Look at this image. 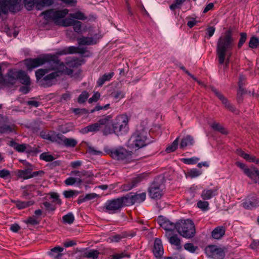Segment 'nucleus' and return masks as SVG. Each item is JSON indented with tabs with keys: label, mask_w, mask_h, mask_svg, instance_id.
<instances>
[{
	"label": "nucleus",
	"mask_w": 259,
	"mask_h": 259,
	"mask_svg": "<svg viewBox=\"0 0 259 259\" xmlns=\"http://www.w3.org/2000/svg\"><path fill=\"white\" fill-rule=\"evenodd\" d=\"M24 65L29 71L38 67L42 65L48 63L50 66L47 68H41L35 71V76L37 80L40 79L46 74L52 70L58 69L59 61L54 55L47 54L41 57L35 58H28L23 61Z\"/></svg>",
	"instance_id": "1"
},
{
	"label": "nucleus",
	"mask_w": 259,
	"mask_h": 259,
	"mask_svg": "<svg viewBox=\"0 0 259 259\" xmlns=\"http://www.w3.org/2000/svg\"><path fill=\"white\" fill-rule=\"evenodd\" d=\"M232 35L233 31L229 28L221 35L217 41L216 52L219 65L225 64L226 66L229 62L235 42Z\"/></svg>",
	"instance_id": "2"
},
{
	"label": "nucleus",
	"mask_w": 259,
	"mask_h": 259,
	"mask_svg": "<svg viewBox=\"0 0 259 259\" xmlns=\"http://www.w3.org/2000/svg\"><path fill=\"white\" fill-rule=\"evenodd\" d=\"M112 118L111 115H107L100 119L97 122L90 124L81 128L80 133L86 134L89 132H97L102 131L103 134L107 135L112 134V130L110 127V122Z\"/></svg>",
	"instance_id": "3"
},
{
	"label": "nucleus",
	"mask_w": 259,
	"mask_h": 259,
	"mask_svg": "<svg viewBox=\"0 0 259 259\" xmlns=\"http://www.w3.org/2000/svg\"><path fill=\"white\" fill-rule=\"evenodd\" d=\"M147 130L144 128L137 130L130 138V142L132 148L139 149L150 144L148 138Z\"/></svg>",
	"instance_id": "4"
},
{
	"label": "nucleus",
	"mask_w": 259,
	"mask_h": 259,
	"mask_svg": "<svg viewBox=\"0 0 259 259\" xmlns=\"http://www.w3.org/2000/svg\"><path fill=\"white\" fill-rule=\"evenodd\" d=\"M129 120L130 118L126 114L117 115L112 122V133L121 135L127 133L129 130Z\"/></svg>",
	"instance_id": "5"
},
{
	"label": "nucleus",
	"mask_w": 259,
	"mask_h": 259,
	"mask_svg": "<svg viewBox=\"0 0 259 259\" xmlns=\"http://www.w3.org/2000/svg\"><path fill=\"white\" fill-rule=\"evenodd\" d=\"M176 230L183 237L191 238L196 233V230L193 222L190 219L180 220L177 222Z\"/></svg>",
	"instance_id": "6"
},
{
	"label": "nucleus",
	"mask_w": 259,
	"mask_h": 259,
	"mask_svg": "<svg viewBox=\"0 0 259 259\" xmlns=\"http://www.w3.org/2000/svg\"><path fill=\"white\" fill-rule=\"evenodd\" d=\"M106 152L114 160L123 163H128L133 160L132 152L122 147L109 149Z\"/></svg>",
	"instance_id": "7"
},
{
	"label": "nucleus",
	"mask_w": 259,
	"mask_h": 259,
	"mask_svg": "<svg viewBox=\"0 0 259 259\" xmlns=\"http://www.w3.org/2000/svg\"><path fill=\"white\" fill-rule=\"evenodd\" d=\"M126 206L124 196L107 200L102 207L103 212L114 214L120 211L121 208Z\"/></svg>",
	"instance_id": "8"
},
{
	"label": "nucleus",
	"mask_w": 259,
	"mask_h": 259,
	"mask_svg": "<svg viewBox=\"0 0 259 259\" xmlns=\"http://www.w3.org/2000/svg\"><path fill=\"white\" fill-rule=\"evenodd\" d=\"M69 11L67 9L60 10L50 9L42 12L40 15L44 16V18L47 21H53L57 25H60L61 20L64 18L68 13Z\"/></svg>",
	"instance_id": "9"
},
{
	"label": "nucleus",
	"mask_w": 259,
	"mask_h": 259,
	"mask_svg": "<svg viewBox=\"0 0 259 259\" xmlns=\"http://www.w3.org/2000/svg\"><path fill=\"white\" fill-rule=\"evenodd\" d=\"M236 165L240 167L254 183L259 185V170L254 167L250 169L245 164L239 161L236 162Z\"/></svg>",
	"instance_id": "10"
},
{
	"label": "nucleus",
	"mask_w": 259,
	"mask_h": 259,
	"mask_svg": "<svg viewBox=\"0 0 259 259\" xmlns=\"http://www.w3.org/2000/svg\"><path fill=\"white\" fill-rule=\"evenodd\" d=\"M30 168L19 169L17 171V176L18 178L23 180H27L36 177H42L45 174L43 170L32 171Z\"/></svg>",
	"instance_id": "11"
},
{
	"label": "nucleus",
	"mask_w": 259,
	"mask_h": 259,
	"mask_svg": "<svg viewBox=\"0 0 259 259\" xmlns=\"http://www.w3.org/2000/svg\"><path fill=\"white\" fill-rule=\"evenodd\" d=\"M146 197V194L145 192L134 194L130 193L124 196L126 206H130L136 203H141L145 200Z\"/></svg>",
	"instance_id": "12"
},
{
	"label": "nucleus",
	"mask_w": 259,
	"mask_h": 259,
	"mask_svg": "<svg viewBox=\"0 0 259 259\" xmlns=\"http://www.w3.org/2000/svg\"><path fill=\"white\" fill-rule=\"evenodd\" d=\"M205 252L208 257L214 259H223L225 256L224 250L214 245L206 247Z\"/></svg>",
	"instance_id": "13"
},
{
	"label": "nucleus",
	"mask_w": 259,
	"mask_h": 259,
	"mask_svg": "<svg viewBox=\"0 0 259 259\" xmlns=\"http://www.w3.org/2000/svg\"><path fill=\"white\" fill-rule=\"evenodd\" d=\"M157 222L166 231H172L177 228V223L175 224L163 216H159L158 218Z\"/></svg>",
	"instance_id": "14"
},
{
	"label": "nucleus",
	"mask_w": 259,
	"mask_h": 259,
	"mask_svg": "<svg viewBox=\"0 0 259 259\" xmlns=\"http://www.w3.org/2000/svg\"><path fill=\"white\" fill-rule=\"evenodd\" d=\"M259 205V200L255 195H251L248 196L242 203L244 208L248 209H251Z\"/></svg>",
	"instance_id": "15"
},
{
	"label": "nucleus",
	"mask_w": 259,
	"mask_h": 259,
	"mask_svg": "<svg viewBox=\"0 0 259 259\" xmlns=\"http://www.w3.org/2000/svg\"><path fill=\"white\" fill-rule=\"evenodd\" d=\"M9 145L18 152H26L29 153L33 151L29 145L26 144H20L13 140L10 142Z\"/></svg>",
	"instance_id": "16"
},
{
	"label": "nucleus",
	"mask_w": 259,
	"mask_h": 259,
	"mask_svg": "<svg viewBox=\"0 0 259 259\" xmlns=\"http://www.w3.org/2000/svg\"><path fill=\"white\" fill-rule=\"evenodd\" d=\"M150 197L153 199H159L163 195L162 190L155 184H152L149 188Z\"/></svg>",
	"instance_id": "17"
},
{
	"label": "nucleus",
	"mask_w": 259,
	"mask_h": 259,
	"mask_svg": "<svg viewBox=\"0 0 259 259\" xmlns=\"http://www.w3.org/2000/svg\"><path fill=\"white\" fill-rule=\"evenodd\" d=\"M212 92L218 97V98L222 101L225 107L232 112L236 111V109L230 104L228 100L216 89L212 88Z\"/></svg>",
	"instance_id": "18"
},
{
	"label": "nucleus",
	"mask_w": 259,
	"mask_h": 259,
	"mask_svg": "<svg viewBox=\"0 0 259 259\" xmlns=\"http://www.w3.org/2000/svg\"><path fill=\"white\" fill-rule=\"evenodd\" d=\"M153 252L154 256L157 257H161L163 254V248L160 239L156 238L154 241Z\"/></svg>",
	"instance_id": "19"
},
{
	"label": "nucleus",
	"mask_w": 259,
	"mask_h": 259,
	"mask_svg": "<svg viewBox=\"0 0 259 259\" xmlns=\"http://www.w3.org/2000/svg\"><path fill=\"white\" fill-rule=\"evenodd\" d=\"M85 52V50L83 48H80L74 46H70L66 48L59 52H58L57 54L58 55H66L68 54H75L80 53L83 54Z\"/></svg>",
	"instance_id": "20"
},
{
	"label": "nucleus",
	"mask_w": 259,
	"mask_h": 259,
	"mask_svg": "<svg viewBox=\"0 0 259 259\" xmlns=\"http://www.w3.org/2000/svg\"><path fill=\"white\" fill-rule=\"evenodd\" d=\"M217 189H204L201 193V197L204 200L210 199L217 194Z\"/></svg>",
	"instance_id": "21"
},
{
	"label": "nucleus",
	"mask_w": 259,
	"mask_h": 259,
	"mask_svg": "<svg viewBox=\"0 0 259 259\" xmlns=\"http://www.w3.org/2000/svg\"><path fill=\"white\" fill-rule=\"evenodd\" d=\"M237 154L246 160L247 161H248L249 162H254L256 164H259V159L256 158L253 155H250L248 154L245 153L244 151H243L242 150L239 149L237 150Z\"/></svg>",
	"instance_id": "22"
},
{
	"label": "nucleus",
	"mask_w": 259,
	"mask_h": 259,
	"mask_svg": "<svg viewBox=\"0 0 259 259\" xmlns=\"http://www.w3.org/2000/svg\"><path fill=\"white\" fill-rule=\"evenodd\" d=\"M77 41L79 45L90 46L96 44L97 41L92 37L82 36L77 38Z\"/></svg>",
	"instance_id": "23"
},
{
	"label": "nucleus",
	"mask_w": 259,
	"mask_h": 259,
	"mask_svg": "<svg viewBox=\"0 0 259 259\" xmlns=\"http://www.w3.org/2000/svg\"><path fill=\"white\" fill-rule=\"evenodd\" d=\"M225 228L223 226L216 227L211 232L212 237L215 239H221L225 234Z\"/></svg>",
	"instance_id": "24"
},
{
	"label": "nucleus",
	"mask_w": 259,
	"mask_h": 259,
	"mask_svg": "<svg viewBox=\"0 0 259 259\" xmlns=\"http://www.w3.org/2000/svg\"><path fill=\"white\" fill-rule=\"evenodd\" d=\"M194 143V138L190 135H187L182 139L180 146L181 148L184 149L187 146L193 145Z\"/></svg>",
	"instance_id": "25"
},
{
	"label": "nucleus",
	"mask_w": 259,
	"mask_h": 259,
	"mask_svg": "<svg viewBox=\"0 0 259 259\" xmlns=\"http://www.w3.org/2000/svg\"><path fill=\"white\" fill-rule=\"evenodd\" d=\"M114 75L113 72H110L109 73H105L103 75H102L101 77H100L98 81H97V84L99 87H101L103 85V84L107 81H109L111 78L113 77Z\"/></svg>",
	"instance_id": "26"
},
{
	"label": "nucleus",
	"mask_w": 259,
	"mask_h": 259,
	"mask_svg": "<svg viewBox=\"0 0 259 259\" xmlns=\"http://www.w3.org/2000/svg\"><path fill=\"white\" fill-rule=\"evenodd\" d=\"M15 203L16 206L17 208L19 209H24L25 208H26L27 207H29L30 206H31L33 205L34 203V201L33 200H29L27 201H22L20 200H17L15 201Z\"/></svg>",
	"instance_id": "27"
},
{
	"label": "nucleus",
	"mask_w": 259,
	"mask_h": 259,
	"mask_svg": "<svg viewBox=\"0 0 259 259\" xmlns=\"http://www.w3.org/2000/svg\"><path fill=\"white\" fill-rule=\"evenodd\" d=\"M18 79L22 84L26 85H28L30 84V78L29 75L23 70L19 75Z\"/></svg>",
	"instance_id": "28"
},
{
	"label": "nucleus",
	"mask_w": 259,
	"mask_h": 259,
	"mask_svg": "<svg viewBox=\"0 0 259 259\" xmlns=\"http://www.w3.org/2000/svg\"><path fill=\"white\" fill-rule=\"evenodd\" d=\"M169 243L173 245L176 246L177 249H180L181 246V240L177 235H174L168 237Z\"/></svg>",
	"instance_id": "29"
},
{
	"label": "nucleus",
	"mask_w": 259,
	"mask_h": 259,
	"mask_svg": "<svg viewBox=\"0 0 259 259\" xmlns=\"http://www.w3.org/2000/svg\"><path fill=\"white\" fill-rule=\"evenodd\" d=\"M61 73L62 72L60 71H55L45 76L43 78L42 80L47 83L57 76H59Z\"/></svg>",
	"instance_id": "30"
},
{
	"label": "nucleus",
	"mask_w": 259,
	"mask_h": 259,
	"mask_svg": "<svg viewBox=\"0 0 259 259\" xmlns=\"http://www.w3.org/2000/svg\"><path fill=\"white\" fill-rule=\"evenodd\" d=\"M99 254L98 250L91 249L84 252V256L90 259H98Z\"/></svg>",
	"instance_id": "31"
},
{
	"label": "nucleus",
	"mask_w": 259,
	"mask_h": 259,
	"mask_svg": "<svg viewBox=\"0 0 259 259\" xmlns=\"http://www.w3.org/2000/svg\"><path fill=\"white\" fill-rule=\"evenodd\" d=\"M82 182V180L80 178L70 177L65 180L64 183L67 186H71L74 185L76 183L81 184Z\"/></svg>",
	"instance_id": "32"
},
{
	"label": "nucleus",
	"mask_w": 259,
	"mask_h": 259,
	"mask_svg": "<svg viewBox=\"0 0 259 259\" xmlns=\"http://www.w3.org/2000/svg\"><path fill=\"white\" fill-rule=\"evenodd\" d=\"M63 248L60 246H56L51 249L49 254L52 256L57 257L61 255V252L63 251Z\"/></svg>",
	"instance_id": "33"
},
{
	"label": "nucleus",
	"mask_w": 259,
	"mask_h": 259,
	"mask_svg": "<svg viewBox=\"0 0 259 259\" xmlns=\"http://www.w3.org/2000/svg\"><path fill=\"white\" fill-rule=\"evenodd\" d=\"M77 144V141L73 138H65L63 145L67 147H74Z\"/></svg>",
	"instance_id": "34"
},
{
	"label": "nucleus",
	"mask_w": 259,
	"mask_h": 259,
	"mask_svg": "<svg viewBox=\"0 0 259 259\" xmlns=\"http://www.w3.org/2000/svg\"><path fill=\"white\" fill-rule=\"evenodd\" d=\"M125 233H122L120 234H116L110 236L109 238V240L110 242H118L121 240L122 238H124L126 237Z\"/></svg>",
	"instance_id": "35"
},
{
	"label": "nucleus",
	"mask_w": 259,
	"mask_h": 259,
	"mask_svg": "<svg viewBox=\"0 0 259 259\" xmlns=\"http://www.w3.org/2000/svg\"><path fill=\"white\" fill-rule=\"evenodd\" d=\"M65 137L61 134L53 133V137L52 138V142H55L59 144H63Z\"/></svg>",
	"instance_id": "36"
},
{
	"label": "nucleus",
	"mask_w": 259,
	"mask_h": 259,
	"mask_svg": "<svg viewBox=\"0 0 259 259\" xmlns=\"http://www.w3.org/2000/svg\"><path fill=\"white\" fill-rule=\"evenodd\" d=\"M22 71L21 70H17L16 69L10 70L8 73V76L12 79H18Z\"/></svg>",
	"instance_id": "37"
},
{
	"label": "nucleus",
	"mask_w": 259,
	"mask_h": 259,
	"mask_svg": "<svg viewBox=\"0 0 259 259\" xmlns=\"http://www.w3.org/2000/svg\"><path fill=\"white\" fill-rule=\"evenodd\" d=\"M69 17L75 19L84 20L87 19V17L85 16L84 14L80 11H77L73 13L69 14Z\"/></svg>",
	"instance_id": "38"
},
{
	"label": "nucleus",
	"mask_w": 259,
	"mask_h": 259,
	"mask_svg": "<svg viewBox=\"0 0 259 259\" xmlns=\"http://www.w3.org/2000/svg\"><path fill=\"white\" fill-rule=\"evenodd\" d=\"M63 222L65 224H71L74 221V217L73 214L71 213H68L67 214L64 215L62 217Z\"/></svg>",
	"instance_id": "39"
},
{
	"label": "nucleus",
	"mask_w": 259,
	"mask_h": 259,
	"mask_svg": "<svg viewBox=\"0 0 259 259\" xmlns=\"http://www.w3.org/2000/svg\"><path fill=\"white\" fill-rule=\"evenodd\" d=\"M249 47L251 49L257 48L259 46V39L256 36H252L248 42Z\"/></svg>",
	"instance_id": "40"
},
{
	"label": "nucleus",
	"mask_w": 259,
	"mask_h": 259,
	"mask_svg": "<svg viewBox=\"0 0 259 259\" xmlns=\"http://www.w3.org/2000/svg\"><path fill=\"white\" fill-rule=\"evenodd\" d=\"M179 139V137L177 138L172 143L166 148V151L167 153L174 152L177 149L178 146Z\"/></svg>",
	"instance_id": "41"
},
{
	"label": "nucleus",
	"mask_w": 259,
	"mask_h": 259,
	"mask_svg": "<svg viewBox=\"0 0 259 259\" xmlns=\"http://www.w3.org/2000/svg\"><path fill=\"white\" fill-rule=\"evenodd\" d=\"M211 127L212 129L215 131H217L223 134H227V132L226 130L219 123L217 122H214L211 124Z\"/></svg>",
	"instance_id": "42"
},
{
	"label": "nucleus",
	"mask_w": 259,
	"mask_h": 259,
	"mask_svg": "<svg viewBox=\"0 0 259 259\" xmlns=\"http://www.w3.org/2000/svg\"><path fill=\"white\" fill-rule=\"evenodd\" d=\"M54 3L53 0H40V2L37 4L36 8L38 10L41 9V7L50 6Z\"/></svg>",
	"instance_id": "43"
},
{
	"label": "nucleus",
	"mask_w": 259,
	"mask_h": 259,
	"mask_svg": "<svg viewBox=\"0 0 259 259\" xmlns=\"http://www.w3.org/2000/svg\"><path fill=\"white\" fill-rule=\"evenodd\" d=\"M111 96L114 99L116 100L117 101H119L121 99L124 97L125 94L123 92L118 90L112 92L111 94Z\"/></svg>",
	"instance_id": "44"
},
{
	"label": "nucleus",
	"mask_w": 259,
	"mask_h": 259,
	"mask_svg": "<svg viewBox=\"0 0 259 259\" xmlns=\"http://www.w3.org/2000/svg\"><path fill=\"white\" fill-rule=\"evenodd\" d=\"M73 127L72 124L71 123H66L59 126L60 131L65 134L70 132Z\"/></svg>",
	"instance_id": "45"
},
{
	"label": "nucleus",
	"mask_w": 259,
	"mask_h": 259,
	"mask_svg": "<svg viewBox=\"0 0 259 259\" xmlns=\"http://www.w3.org/2000/svg\"><path fill=\"white\" fill-rule=\"evenodd\" d=\"M145 174H140L137 177L133 178L132 180L131 183L133 185H134V187H136L138 184H139L140 182H141L144 179L145 177Z\"/></svg>",
	"instance_id": "46"
},
{
	"label": "nucleus",
	"mask_w": 259,
	"mask_h": 259,
	"mask_svg": "<svg viewBox=\"0 0 259 259\" xmlns=\"http://www.w3.org/2000/svg\"><path fill=\"white\" fill-rule=\"evenodd\" d=\"M70 175L75 176L76 177L81 179L82 177L88 176V172L85 170L78 171L73 170L71 171L70 174Z\"/></svg>",
	"instance_id": "47"
},
{
	"label": "nucleus",
	"mask_w": 259,
	"mask_h": 259,
	"mask_svg": "<svg viewBox=\"0 0 259 259\" xmlns=\"http://www.w3.org/2000/svg\"><path fill=\"white\" fill-rule=\"evenodd\" d=\"M75 21L71 17L65 18L61 21L60 25L65 27L72 26Z\"/></svg>",
	"instance_id": "48"
},
{
	"label": "nucleus",
	"mask_w": 259,
	"mask_h": 259,
	"mask_svg": "<svg viewBox=\"0 0 259 259\" xmlns=\"http://www.w3.org/2000/svg\"><path fill=\"white\" fill-rule=\"evenodd\" d=\"M199 160V158L196 157H191L190 158H183L182 161L185 164H196Z\"/></svg>",
	"instance_id": "49"
},
{
	"label": "nucleus",
	"mask_w": 259,
	"mask_h": 259,
	"mask_svg": "<svg viewBox=\"0 0 259 259\" xmlns=\"http://www.w3.org/2000/svg\"><path fill=\"white\" fill-rule=\"evenodd\" d=\"M202 171L196 168H193L188 172V175L191 178H194L201 175Z\"/></svg>",
	"instance_id": "50"
},
{
	"label": "nucleus",
	"mask_w": 259,
	"mask_h": 259,
	"mask_svg": "<svg viewBox=\"0 0 259 259\" xmlns=\"http://www.w3.org/2000/svg\"><path fill=\"white\" fill-rule=\"evenodd\" d=\"M197 205L202 210L206 211L208 209L209 203L207 201L199 200L198 201Z\"/></svg>",
	"instance_id": "51"
},
{
	"label": "nucleus",
	"mask_w": 259,
	"mask_h": 259,
	"mask_svg": "<svg viewBox=\"0 0 259 259\" xmlns=\"http://www.w3.org/2000/svg\"><path fill=\"white\" fill-rule=\"evenodd\" d=\"M37 1V0H24L25 7L28 10H31L34 4L36 3Z\"/></svg>",
	"instance_id": "52"
},
{
	"label": "nucleus",
	"mask_w": 259,
	"mask_h": 259,
	"mask_svg": "<svg viewBox=\"0 0 259 259\" xmlns=\"http://www.w3.org/2000/svg\"><path fill=\"white\" fill-rule=\"evenodd\" d=\"M40 159L47 162H51L55 159L54 157L52 155L47 153H42L40 155Z\"/></svg>",
	"instance_id": "53"
},
{
	"label": "nucleus",
	"mask_w": 259,
	"mask_h": 259,
	"mask_svg": "<svg viewBox=\"0 0 259 259\" xmlns=\"http://www.w3.org/2000/svg\"><path fill=\"white\" fill-rule=\"evenodd\" d=\"M14 129V125H4L0 127V133H3L7 132H12Z\"/></svg>",
	"instance_id": "54"
},
{
	"label": "nucleus",
	"mask_w": 259,
	"mask_h": 259,
	"mask_svg": "<svg viewBox=\"0 0 259 259\" xmlns=\"http://www.w3.org/2000/svg\"><path fill=\"white\" fill-rule=\"evenodd\" d=\"M88 152L92 155H100L102 154L101 151L97 150L95 147L92 146L88 147Z\"/></svg>",
	"instance_id": "55"
},
{
	"label": "nucleus",
	"mask_w": 259,
	"mask_h": 259,
	"mask_svg": "<svg viewBox=\"0 0 259 259\" xmlns=\"http://www.w3.org/2000/svg\"><path fill=\"white\" fill-rule=\"evenodd\" d=\"M89 96V95L87 92L84 91L82 92L78 98V103H83L85 102Z\"/></svg>",
	"instance_id": "56"
},
{
	"label": "nucleus",
	"mask_w": 259,
	"mask_h": 259,
	"mask_svg": "<svg viewBox=\"0 0 259 259\" xmlns=\"http://www.w3.org/2000/svg\"><path fill=\"white\" fill-rule=\"evenodd\" d=\"M240 38L238 44V47L239 48H240L242 47L247 39V34L246 33L241 32L240 33Z\"/></svg>",
	"instance_id": "57"
},
{
	"label": "nucleus",
	"mask_w": 259,
	"mask_h": 259,
	"mask_svg": "<svg viewBox=\"0 0 259 259\" xmlns=\"http://www.w3.org/2000/svg\"><path fill=\"white\" fill-rule=\"evenodd\" d=\"M75 32L79 33L81 32V23L78 21H75L72 25Z\"/></svg>",
	"instance_id": "58"
},
{
	"label": "nucleus",
	"mask_w": 259,
	"mask_h": 259,
	"mask_svg": "<svg viewBox=\"0 0 259 259\" xmlns=\"http://www.w3.org/2000/svg\"><path fill=\"white\" fill-rule=\"evenodd\" d=\"M185 249L191 252H194L197 249V247L195 246L192 243H187L184 245Z\"/></svg>",
	"instance_id": "59"
},
{
	"label": "nucleus",
	"mask_w": 259,
	"mask_h": 259,
	"mask_svg": "<svg viewBox=\"0 0 259 259\" xmlns=\"http://www.w3.org/2000/svg\"><path fill=\"white\" fill-rule=\"evenodd\" d=\"M10 176V171L6 169L0 170V178L4 179H7Z\"/></svg>",
	"instance_id": "60"
},
{
	"label": "nucleus",
	"mask_w": 259,
	"mask_h": 259,
	"mask_svg": "<svg viewBox=\"0 0 259 259\" xmlns=\"http://www.w3.org/2000/svg\"><path fill=\"white\" fill-rule=\"evenodd\" d=\"M100 97V94L99 92H96L93 96L89 99V103H92L97 102Z\"/></svg>",
	"instance_id": "61"
},
{
	"label": "nucleus",
	"mask_w": 259,
	"mask_h": 259,
	"mask_svg": "<svg viewBox=\"0 0 259 259\" xmlns=\"http://www.w3.org/2000/svg\"><path fill=\"white\" fill-rule=\"evenodd\" d=\"M23 189H26L29 191L30 194H31L33 192L36 191L37 188L36 186L34 185H26L22 188Z\"/></svg>",
	"instance_id": "62"
},
{
	"label": "nucleus",
	"mask_w": 259,
	"mask_h": 259,
	"mask_svg": "<svg viewBox=\"0 0 259 259\" xmlns=\"http://www.w3.org/2000/svg\"><path fill=\"white\" fill-rule=\"evenodd\" d=\"M125 252H121L120 253H116L112 255V259H121L125 257H129Z\"/></svg>",
	"instance_id": "63"
},
{
	"label": "nucleus",
	"mask_w": 259,
	"mask_h": 259,
	"mask_svg": "<svg viewBox=\"0 0 259 259\" xmlns=\"http://www.w3.org/2000/svg\"><path fill=\"white\" fill-rule=\"evenodd\" d=\"M25 223L26 224H29L31 225H36L38 224V221L34 216L28 218L25 221Z\"/></svg>",
	"instance_id": "64"
}]
</instances>
